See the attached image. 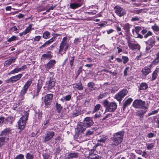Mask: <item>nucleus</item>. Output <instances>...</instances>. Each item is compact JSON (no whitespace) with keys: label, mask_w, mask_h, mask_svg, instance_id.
Returning a JSON list of instances; mask_svg holds the SVG:
<instances>
[{"label":"nucleus","mask_w":159,"mask_h":159,"mask_svg":"<svg viewBox=\"0 0 159 159\" xmlns=\"http://www.w3.org/2000/svg\"><path fill=\"white\" fill-rule=\"evenodd\" d=\"M55 37H53L51 39H50L48 40V41H46L45 43H46L47 44V45H49L50 43L52 42L55 39Z\"/></svg>","instance_id":"54"},{"label":"nucleus","mask_w":159,"mask_h":159,"mask_svg":"<svg viewBox=\"0 0 159 159\" xmlns=\"http://www.w3.org/2000/svg\"><path fill=\"white\" fill-rule=\"evenodd\" d=\"M16 58H11L5 61L4 66H7L11 65L13 62L15 61Z\"/></svg>","instance_id":"28"},{"label":"nucleus","mask_w":159,"mask_h":159,"mask_svg":"<svg viewBox=\"0 0 159 159\" xmlns=\"http://www.w3.org/2000/svg\"><path fill=\"white\" fill-rule=\"evenodd\" d=\"M50 120V117H47L45 120H44L43 123L44 125V129H46L48 126V124L49 123Z\"/></svg>","instance_id":"37"},{"label":"nucleus","mask_w":159,"mask_h":159,"mask_svg":"<svg viewBox=\"0 0 159 159\" xmlns=\"http://www.w3.org/2000/svg\"><path fill=\"white\" fill-rule=\"evenodd\" d=\"M146 109H144L143 110L141 109L137 111L136 116L139 117V119L140 120H142L144 114L147 111Z\"/></svg>","instance_id":"17"},{"label":"nucleus","mask_w":159,"mask_h":159,"mask_svg":"<svg viewBox=\"0 0 159 159\" xmlns=\"http://www.w3.org/2000/svg\"><path fill=\"white\" fill-rule=\"evenodd\" d=\"M71 98V96L70 95H67L66 96L63 97V98L66 101H69L70 100Z\"/></svg>","instance_id":"53"},{"label":"nucleus","mask_w":159,"mask_h":159,"mask_svg":"<svg viewBox=\"0 0 159 159\" xmlns=\"http://www.w3.org/2000/svg\"><path fill=\"white\" fill-rule=\"evenodd\" d=\"M56 61L55 60L52 59L49 61L46 64H43V66L44 68H42V66H40L41 71L43 73H46L49 72V70L51 69H53L55 64H56Z\"/></svg>","instance_id":"4"},{"label":"nucleus","mask_w":159,"mask_h":159,"mask_svg":"<svg viewBox=\"0 0 159 159\" xmlns=\"http://www.w3.org/2000/svg\"><path fill=\"white\" fill-rule=\"evenodd\" d=\"M11 129L9 128L4 129L0 134V136H6L8 135L11 133Z\"/></svg>","instance_id":"19"},{"label":"nucleus","mask_w":159,"mask_h":159,"mask_svg":"<svg viewBox=\"0 0 159 159\" xmlns=\"http://www.w3.org/2000/svg\"><path fill=\"white\" fill-rule=\"evenodd\" d=\"M81 110L79 108H76L73 111V115L74 117H76L81 114Z\"/></svg>","instance_id":"35"},{"label":"nucleus","mask_w":159,"mask_h":159,"mask_svg":"<svg viewBox=\"0 0 159 159\" xmlns=\"http://www.w3.org/2000/svg\"><path fill=\"white\" fill-rule=\"evenodd\" d=\"M159 63V52L156 55V57L152 61V64L154 65H156Z\"/></svg>","instance_id":"40"},{"label":"nucleus","mask_w":159,"mask_h":159,"mask_svg":"<svg viewBox=\"0 0 159 159\" xmlns=\"http://www.w3.org/2000/svg\"><path fill=\"white\" fill-rule=\"evenodd\" d=\"M23 114L17 122L18 129L21 130L25 128L29 115V113L27 111H25Z\"/></svg>","instance_id":"3"},{"label":"nucleus","mask_w":159,"mask_h":159,"mask_svg":"<svg viewBox=\"0 0 159 159\" xmlns=\"http://www.w3.org/2000/svg\"><path fill=\"white\" fill-rule=\"evenodd\" d=\"M85 126H82L79 125L77 126V130L79 132H83L86 129V128Z\"/></svg>","instance_id":"39"},{"label":"nucleus","mask_w":159,"mask_h":159,"mask_svg":"<svg viewBox=\"0 0 159 159\" xmlns=\"http://www.w3.org/2000/svg\"><path fill=\"white\" fill-rule=\"evenodd\" d=\"M146 145L147 147V149L148 150H150L154 147L155 143H146Z\"/></svg>","instance_id":"38"},{"label":"nucleus","mask_w":159,"mask_h":159,"mask_svg":"<svg viewBox=\"0 0 159 159\" xmlns=\"http://www.w3.org/2000/svg\"><path fill=\"white\" fill-rule=\"evenodd\" d=\"M22 74H19L15 76H12L8 79L6 80L5 82L6 83H13L17 82L19 80L22 76Z\"/></svg>","instance_id":"10"},{"label":"nucleus","mask_w":159,"mask_h":159,"mask_svg":"<svg viewBox=\"0 0 159 159\" xmlns=\"http://www.w3.org/2000/svg\"><path fill=\"white\" fill-rule=\"evenodd\" d=\"M93 133L91 131L89 130L86 132V134H85V135L86 136H89L90 135H92Z\"/></svg>","instance_id":"63"},{"label":"nucleus","mask_w":159,"mask_h":159,"mask_svg":"<svg viewBox=\"0 0 159 159\" xmlns=\"http://www.w3.org/2000/svg\"><path fill=\"white\" fill-rule=\"evenodd\" d=\"M140 20V17L136 16L133 17L131 19V21H138Z\"/></svg>","instance_id":"61"},{"label":"nucleus","mask_w":159,"mask_h":159,"mask_svg":"<svg viewBox=\"0 0 159 159\" xmlns=\"http://www.w3.org/2000/svg\"><path fill=\"white\" fill-rule=\"evenodd\" d=\"M34 115L36 118H38L39 120H40L42 117V113L40 111H39L37 112H36Z\"/></svg>","instance_id":"44"},{"label":"nucleus","mask_w":159,"mask_h":159,"mask_svg":"<svg viewBox=\"0 0 159 159\" xmlns=\"http://www.w3.org/2000/svg\"><path fill=\"white\" fill-rule=\"evenodd\" d=\"M94 151L91 150V152H89V158L91 159H99V156L93 153Z\"/></svg>","instance_id":"24"},{"label":"nucleus","mask_w":159,"mask_h":159,"mask_svg":"<svg viewBox=\"0 0 159 159\" xmlns=\"http://www.w3.org/2000/svg\"><path fill=\"white\" fill-rule=\"evenodd\" d=\"M7 139V137L6 136H1L0 137V147L4 144L5 140Z\"/></svg>","instance_id":"36"},{"label":"nucleus","mask_w":159,"mask_h":159,"mask_svg":"<svg viewBox=\"0 0 159 159\" xmlns=\"http://www.w3.org/2000/svg\"><path fill=\"white\" fill-rule=\"evenodd\" d=\"M100 107H101V105L99 104H98L96 105L95 106L94 108L93 109V113H94L96 112V111H98Z\"/></svg>","instance_id":"52"},{"label":"nucleus","mask_w":159,"mask_h":159,"mask_svg":"<svg viewBox=\"0 0 159 159\" xmlns=\"http://www.w3.org/2000/svg\"><path fill=\"white\" fill-rule=\"evenodd\" d=\"M69 59V64L70 67H72L73 65V64L74 62L75 57L74 56L68 57Z\"/></svg>","instance_id":"41"},{"label":"nucleus","mask_w":159,"mask_h":159,"mask_svg":"<svg viewBox=\"0 0 159 159\" xmlns=\"http://www.w3.org/2000/svg\"><path fill=\"white\" fill-rule=\"evenodd\" d=\"M152 72V65H150L145 66L141 70L142 75L143 77H146L147 75Z\"/></svg>","instance_id":"12"},{"label":"nucleus","mask_w":159,"mask_h":159,"mask_svg":"<svg viewBox=\"0 0 159 159\" xmlns=\"http://www.w3.org/2000/svg\"><path fill=\"white\" fill-rule=\"evenodd\" d=\"M14 120V118L11 116L7 117L5 120V122L7 124H11Z\"/></svg>","instance_id":"32"},{"label":"nucleus","mask_w":159,"mask_h":159,"mask_svg":"<svg viewBox=\"0 0 159 159\" xmlns=\"http://www.w3.org/2000/svg\"><path fill=\"white\" fill-rule=\"evenodd\" d=\"M141 33L144 35V37L145 38L152 35V32L149 30H142Z\"/></svg>","instance_id":"27"},{"label":"nucleus","mask_w":159,"mask_h":159,"mask_svg":"<svg viewBox=\"0 0 159 159\" xmlns=\"http://www.w3.org/2000/svg\"><path fill=\"white\" fill-rule=\"evenodd\" d=\"M102 104L106 108L105 111L106 112H114L116 109L117 107V105L116 102H109L106 100H105L103 101Z\"/></svg>","instance_id":"2"},{"label":"nucleus","mask_w":159,"mask_h":159,"mask_svg":"<svg viewBox=\"0 0 159 159\" xmlns=\"http://www.w3.org/2000/svg\"><path fill=\"white\" fill-rule=\"evenodd\" d=\"M50 35V34L49 32L48 31H46L43 34V37L45 39H46L49 38Z\"/></svg>","instance_id":"48"},{"label":"nucleus","mask_w":159,"mask_h":159,"mask_svg":"<svg viewBox=\"0 0 159 159\" xmlns=\"http://www.w3.org/2000/svg\"><path fill=\"white\" fill-rule=\"evenodd\" d=\"M159 70V68H157L152 74V77L151 79L152 81H153L156 79L158 75Z\"/></svg>","instance_id":"25"},{"label":"nucleus","mask_w":159,"mask_h":159,"mask_svg":"<svg viewBox=\"0 0 159 159\" xmlns=\"http://www.w3.org/2000/svg\"><path fill=\"white\" fill-rule=\"evenodd\" d=\"M133 107L136 108L147 109L148 107V105H146L145 102L141 99H136L133 103Z\"/></svg>","instance_id":"6"},{"label":"nucleus","mask_w":159,"mask_h":159,"mask_svg":"<svg viewBox=\"0 0 159 159\" xmlns=\"http://www.w3.org/2000/svg\"><path fill=\"white\" fill-rule=\"evenodd\" d=\"M156 42V40L154 38H152L149 39L147 41L145 42L147 45H148L151 47H152L154 45Z\"/></svg>","instance_id":"20"},{"label":"nucleus","mask_w":159,"mask_h":159,"mask_svg":"<svg viewBox=\"0 0 159 159\" xmlns=\"http://www.w3.org/2000/svg\"><path fill=\"white\" fill-rule=\"evenodd\" d=\"M18 72H19L17 69V67H16L13 70H11L10 72V73H8V75H10V74H13Z\"/></svg>","instance_id":"49"},{"label":"nucleus","mask_w":159,"mask_h":159,"mask_svg":"<svg viewBox=\"0 0 159 159\" xmlns=\"http://www.w3.org/2000/svg\"><path fill=\"white\" fill-rule=\"evenodd\" d=\"M94 124L92 118L89 117H86L84 119L83 124L85 126L89 127L92 125Z\"/></svg>","instance_id":"15"},{"label":"nucleus","mask_w":159,"mask_h":159,"mask_svg":"<svg viewBox=\"0 0 159 159\" xmlns=\"http://www.w3.org/2000/svg\"><path fill=\"white\" fill-rule=\"evenodd\" d=\"M97 13V11L95 10H93V11H89L86 12V13L89 14L90 15H94Z\"/></svg>","instance_id":"59"},{"label":"nucleus","mask_w":159,"mask_h":159,"mask_svg":"<svg viewBox=\"0 0 159 159\" xmlns=\"http://www.w3.org/2000/svg\"><path fill=\"white\" fill-rule=\"evenodd\" d=\"M70 9L75 10L81 7L83 4V0H70Z\"/></svg>","instance_id":"8"},{"label":"nucleus","mask_w":159,"mask_h":159,"mask_svg":"<svg viewBox=\"0 0 159 159\" xmlns=\"http://www.w3.org/2000/svg\"><path fill=\"white\" fill-rule=\"evenodd\" d=\"M133 101V99L131 98H129L126 100L123 104V110L125 111V109L126 107L129 106Z\"/></svg>","instance_id":"22"},{"label":"nucleus","mask_w":159,"mask_h":159,"mask_svg":"<svg viewBox=\"0 0 159 159\" xmlns=\"http://www.w3.org/2000/svg\"><path fill=\"white\" fill-rule=\"evenodd\" d=\"M128 93V91L126 89H123L115 95L114 98L120 103L122 99Z\"/></svg>","instance_id":"7"},{"label":"nucleus","mask_w":159,"mask_h":159,"mask_svg":"<svg viewBox=\"0 0 159 159\" xmlns=\"http://www.w3.org/2000/svg\"><path fill=\"white\" fill-rule=\"evenodd\" d=\"M67 43L63 42V41H61L60 44L58 53L61 54V55H62V54L61 53V52L64 50V47L67 45Z\"/></svg>","instance_id":"31"},{"label":"nucleus","mask_w":159,"mask_h":159,"mask_svg":"<svg viewBox=\"0 0 159 159\" xmlns=\"http://www.w3.org/2000/svg\"><path fill=\"white\" fill-rule=\"evenodd\" d=\"M53 97V94L52 93L47 94L44 97V102L46 107L51 105Z\"/></svg>","instance_id":"11"},{"label":"nucleus","mask_w":159,"mask_h":159,"mask_svg":"<svg viewBox=\"0 0 159 159\" xmlns=\"http://www.w3.org/2000/svg\"><path fill=\"white\" fill-rule=\"evenodd\" d=\"M34 80V79L33 78L30 79L28 81L26 82L24 85L23 87L28 89L29 88L31 85L32 83V82Z\"/></svg>","instance_id":"26"},{"label":"nucleus","mask_w":159,"mask_h":159,"mask_svg":"<svg viewBox=\"0 0 159 159\" xmlns=\"http://www.w3.org/2000/svg\"><path fill=\"white\" fill-rule=\"evenodd\" d=\"M122 59L123 60L124 64H125L129 61V59L127 57L122 56Z\"/></svg>","instance_id":"47"},{"label":"nucleus","mask_w":159,"mask_h":159,"mask_svg":"<svg viewBox=\"0 0 159 159\" xmlns=\"http://www.w3.org/2000/svg\"><path fill=\"white\" fill-rule=\"evenodd\" d=\"M87 87L89 88V90L92 91L95 89L94 87L95 86V84L93 82H89L87 84Z\"/></svg>","instance_id":"33"},{"label":"nucleus","mask_w":159,"mask_h":159,"mask_svg":"<svg viewBox=\"0 0 159 159\" xmlns=\"http://www.w3.org/2000/svg\"><path fill=\"white\" fill-rule=\"evenodd\" d=\"M124 132L120 131L113 134V136L111 138V143L115 146H117L122 141Z\"/></svg>","instance_id":"1"},{"label":"nucleus","mask_w":159,"mask_h":159,"mask_svg":"<svg viewBox=\"0 0 159 159\" xmlns=\"http://www.w3.org/2000/svg\"><path fill=\"white\" fill-rule=\"evenodd\" d=\"M14 159H24L23 155L20 154L14 158Z\"/></svg>","instance_id":"55"},{"label":"nucleus","mask_w":159,"mask_h":159,"mask_svg":"<svg viewBox=\"0 0 159 159\" xmlns=\"http://www.w3.org/2000/svg\"><path fill=\"white\" fill-rule=\"evenodd\" d=\"M158 112V110H155L152 111L151 112H150L148 114V116H150L152 115H154L157 114Z\"/></svg>","instance_id":"58"},{"label":"nucleus","mask_w":159,"mask_h":159,"mask_svg":"<svg viewBox=\"0 0 159 159\" xmlns=\"http://www.w3.org/2000/svg\"><path fill=\"white\" fill-rule=\"evenodd\" d=\"M30 31V30H24L22 33H20L19 34V35L20 37L23 36L24 37L25 35L27 33H29Z\"/></svg>","instance_id":"51"},{"label":"nucleus","mask_w":159,"mask_h":159,"mask_svg":"<svg viewBox=\"0 0 159 159\" xmlns=\"http://www.w3.org/2000/svg\"><path fill=\"white\" fill-rule=\"evenodd\" d=\"M55 107L58 113H59L63 108V107L61 106V105L58 103L57 102H56L55 103Z\"/></svg>","instance_id":"34"},{"label":"nucleus","mask_w":159,"mask_h":159,"mask_svg":"<svg viewBox=\"0 0 159 159\" xmlns=\"http://www.w3.org/2000/svg\"><path fill=\"white\" fill-rule=\"evenodd\" d=\"M73 87L74 88L80 90H82L84 88V87L82 85L80 80L79 83L74 84Z\"/></svg>","instance_id":"23"},{"label":"nucleus","mask_w":159,"mask_h":159,"mask_svg":"<svg viewBox=\"0 0 159 159\" xmlns=\"http://www.w3.org/2000/svg\"><path fill=\"white\" fill-rule=\"evenodd\" d=\"M27 90V89L23 87L20 92V95L21 96H24L26 93Z\"/></svg>","instance_id":"45"},{"label":"nucleus","mask_w":159,"mask_h":159,"mask_svg":"<svg viewBox=\"0 0 159 159\" xmlns=\"http://www.w3.org/2000/svg\"><path fill=\"white\" fill-rule=\"evenodd\" d=\"M106 25V24L104 22H103L99 24L98 25V27L97 28H100V27H103L104 26Z\"/></svg>","instance_id":"62"},{"label":"nucleus","mask_w":159,"mask_h":159,"mask_svg":"<svg viewBox=\"0 0 159 159\" xmlns=\"http://www.w3.org/2000/svg\"><path fill=\"white\" fill-rule=\"evenodd\" d=\"M16 37L15 36H13L11 37L7 40V41L9 42H12L16 40Z\"/></svg>","instance_id":"57"},{"label":"nucleus","mask_w":159,"mask_h":159,"mask_svg":"<svg viewBox=\"0 0 159 159\" xmlns=\"http://www.w3.org/2000/svg\"><path fill=\"white\" fill-rule=\"evenodd\" d=\"M126 39H127L129 48L132 50L138 49L139 45L138 44L134 43V40H131L130 38H126Z\"/></svg>","instance_id":"14"},{"label":"nucleus","mask_w":159,"mask_h":159,"mask_svg":"<svg viewBox=\"0 0 159 159\" xmlns=\"http://www.w3.org/2000/svg\"><path fill=\"white\" fill-rule=\"evenodd\" d=\"M52 52L50 51L46 53L43 54L41 57V59L42 60H45L47 59H50L52 57L51 54Z\"/></svg>","instance_id":"18"},{"label":"nucleus","mask_w":159,"mask_h":159,"mask_svg":"<svg viewBox=\"0 0 159 159\" xmlns=\"http://www.w3.org/2000/svg\"><path fill=\"white\" fill-rule=\"evenodd\" d=\"M42 80H38L37 84V88L36 89V92L35 93L34 95L33 96L34 98L35 96H37L39 94V93L42 87Z\"/></svg>","instance_id":"16"},{"label":"nucleus","mask_w":159,"mask_h":159,"mask_svg":"<svg viewBox=\"0 0 159 159\" xmlns=\"http://www.w3.org/2000/svg\"><path fill=\"white\" fill-rule=\"evenodd\" d=\"M78 155L77 153L73 152L70 153L68 155L69 158H76L78 157Z\"/></svg>","instance_id":"43"},{"label":"nucleus","mask_w":159,"mask_h":159,"mask_svg":"<svg viewBox=\"0 0 159 159\" xmlns=\"http://www.w3.org/2000/svg\"><path fill=\"white\" fill-rule=\"evenodd\" d=\"M83 40L82 38H76L75 39L74 41V44L75 45L77 44H80L82 43V40Z\"/></svg>","instance_id":"42"},{"label":"nucleus","mask_w":159,"mask_h":159,"mask_svg":"<svg viewBox=\"0 0 159 159\" xmlns=\"http://www.w3.org/2000/svg\"><path fill=\"white\" fill-rule=\"evenodd\" d=\"M120 25L123 27V29L124 30H129L132 29L133 26L130 25L129 23H126L125 24H121Z\"/></svg>","instance_id":"29"},{"label":"nucleus","mask_w":159,"mask_h":159,"mask_svg":"<svg viewBox=\"0 0 159 159\" xmlns=\"http://www.w3.org/2000/svg\"><path fill=\"white\" fill-rule=\"evenodd\" d=\"M82 72V68L81 66H80L77 71V73L76 74H78V75H80V73Z\"/></svg>","instance_id":"64"},{"label":"nucleus","mask_w":159,"mask_h":159,"mask_svg":"<svg viewBox=\"0 0 159 159\" xmlns=\"http://www.w3.org/2000/svg\"><path fill=\"white\" fill-rule=\"evenodd\" d=\"M107 139V136H102L98 140L97 145L98 146L102 145L103 143L106 141Z\"/></svg>","instance_id":"21"},{"label":"nucleus","mask_w":159,"mask_h":159,"mask_svg":"<svg viewBox=\"0 0 159 159\" xmlns=\"http://www.w3.org/2000/svg\"><path fill=\"white\" fill-rule=\"evenodd\" d=\"M26 159H33L34 157V155L33 154L27 153L26 156Z\"/></svg>","instance_id":"50"},{"label":"nucleus","mask_w":159,"mask_h":159,"mask_svg":"<svg viewBox=\"0 0 159 159\" xmlns=\"http://www.w3.org/2000/svg\"><path fill=\"white\" fill-rule=\"evenodd\" d=\"M148 88V85L146 83H142L140 85L139 88V90H145Z\"/></svg>","instance_id":"30"},{"label":"nucleus","mask_w":159,"mask_h":159,"mask_svg":"<svg viewBox=\"0 0 159 159\" xmlns=\"http://www.w3.org/2000/svg\"><path fill=\"white\" fill-rule=\"evenodd\" d=\"M129 67H126L123 73L124 76H126L127 75V72L128 71Z\"/></svg>","instance_id":"56"},{"label":"nucleus","mask_w":159,"mask_h":159,"mask_svg":"<svg viewBox=\"0 0 159 159\" xmlns=\"http://www.w3.org/2000/svg\"><path fill=\"white\" fill-rule=\"evenodd\" d=\"M139 31L140 30H132V32L134 34L135 33L136 34L137 36H135V37H138L140 38H143V36L139 34Z\"/></svg>","instance_id":"46"},{"label":"nucleus","mask_w":159,"mask_h":159,"mask_svg":"<svg viewBox=\"0 0 159 159\" xmlns=\"http://www.w3.org/2000/svg\"><path fill=\"white\" fill-rule=\"evenodd\" d=\"M155 136V134L154 133L151 132L149 133L147 135V137L148 138H152L153 137Z\"/></svg>","instance_id":"60"},{"label":"nucleus","mask_w":159,"mask_h":159,"mask_svg":"<svg viewBox=\"0 0 159 159\" xmlns=\"http://www.w3.org/2000/svg\"><path fill=\"white\" fill-rule=\"evenodd\" d=\"M114 10L115 12L120 17H121L126 14L125 10L119 6H115Z\"/></svg>","instance_id":"13"},{"label":"nucleus","mask_w":159,"mask_h":159,"mask_svg":"<svg viewBox=\"0 0 159 159\" xmlns=\"http://www.w3.org/2000/svg\"><path fill=\"white\" fill-rule=\"evenodd\" d=\"M55 135L53 131H48L43 137V141L44 143H47L50 141Z\"/></svg>","instance_id":"9"},{"label":"nucleus","mask_w":159,"mask_h":159,"mask_svg":"<svg viewBox=\"0 0 159 159\" xmlns=\"http://www.w3.org/2000/svg\"><path fill=\"white\" fill-rule=\"evenodd\" d=\"M54 74L53 72H49L48 80L46 82V87L48 89H51L54 86L56 80L53 78Z\"/></svg>","instance_id":"5"}]
</instances>
